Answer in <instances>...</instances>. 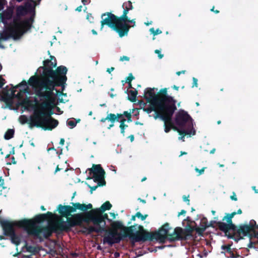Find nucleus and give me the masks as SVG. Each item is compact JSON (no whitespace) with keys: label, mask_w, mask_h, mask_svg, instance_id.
Segmentation results:
<instances>
[{"label":"nucleus","mask_w":258,"mask_h":258,"mask_svg":"<svg viewBox=\"0 0 258 258\" xmlns=\"http://www.w3.org/2000/svg\"><path fill=\"white\" fill-rule=\"evenodd\" d=\"M16 12L17 16L19 17L30 15L29 18L19 22L14 20V26L9 27L12 34H16L19 38L31 28L36 15V8L30 10L25 5H20L16 8Z\"/></svg>","instance_id":"obj_6"},{"label":"nucleus","mask_w":258,"mask_h":258,"mask_svg":"<svg viewBox=\"0 0 258 258\" xmlns=\"http://www.w3.org/2000/svg\"><path fill=\"white\" fill-rule=\"evenodd\" d=\"M95 226H89L88 227H85L88 234H91L93 232L100 233L102 232H107L105 228L101 225H94Z\"/></svg>","instance_id":"obj_22"},{"label":"nucleus","mask_w":258,"mask_h":258,"mask_svg":"<svg viewBox=\"0 0 258 258\" xmlns=\"http://www.w3.org/2000/svg\"><path fill=\"white\" fill-rule=\"evenodd\" d=\"M13 14L12 10H5L2 13H0V22H2L5 25H7L8 21L12 19Z\"/></svg>","instance_id":"obj_21"},{"label":"nucleus","mask_w":258,"mask_h":258,"mask_svg":"<svg viewBox=\"0 0 258 258\" xmlns=\"http://www.w3.org/2000/svg\"><path fill=\"white\" fill-rule=\"evenodd\" d=\"M175 122L179 128L174 127L173 129L176 131L179 135L182 136L179 137V139H182L186 135L195 134L196 131L193 128L192 118L187 112L180 110L176 114Z\"/></svg>","instance_id":"obj_8"},{"label":"nucleus","mask_w":258,"mask_h":258,"mask_svg":"<svg viewBox=\"0 0 258 258\" xmlns=\"http://www.w3.org/2000/svg\"><path fill=\"white\" fill-rule=\"evenodd\" d=\"M206 168V167H203L201 169H199L197 167L195 168V170L196 172H198L199 173V175H201L203 173H204L205 169Z\"/></svg>","instance_id":"obj_45"},{"label":"nucleus","mask_w":258,"mask_h":258,"mask_svg":"<svg viewBox=\"0 0 258 258\" xmlns=\"http://www.w3.org/2000/svg\"><path fill=\"white\" fill-rule=\"evenodd\" d=\"M16 90L14 89V88L11 91V95L13 96V98H16L19 100H21L23 97V95L20 91L17 94H15Z\"/></svg>","instance_id":"obj_34"},{"label":"nucleus","mask_w":258,"mask_h":258,"mask_svg":"<svg viewBox=\"0 0 258 258\" xmlns=\"http://www.w3.org/2000/svg\"><path fill=\"white\" fill-rule=\"evenodd\" d=\"M155 88H148L144 93V98L148 102H153L158 106L159 109V103L157 99V94L154 92Z\"/></svg>","instance_id":"obj_18"},{"label":"nucleus","mask_w":258,"mask_h":258,"mask_svg":"<svg viewBox=\"0 0 258 258\" xmlns=\"http://www.w3.org/2000/svg\"><path fill=\"white\" fill-rule=\"evenodd\" d=\"M41 1L42 0H27L23 5H25L29 9L31 10L39 6Z\"/></svg>","instance_id":"obj_26"},{"label":"nucleus","mask_w":258,"mask_h":258,"mask_svg":"<svg viewBox=\"0 0 258 258\" xmlns=\"http://www.w3.org/2000/svg\"><path fill=\"white\" fill-rule=\"evenodd\" d=\"M21 105L22 106L24 107L25 109L27 110L28 109L29 107H34L33 101L30 100L28 97L24 98L22 100L21 102Z\"/></svg>","instance_id":"obj_27"},{"label":"nucleus","mask_w":258,"mask_h":258,"mask_svg":"<svg viewBox=\"0 0 258 258\" xmlns=\"http://www.w3.org/2000/svg\"><path fill=\"white\" fill-rule=\"evenodd\" d=\"M90 174H93L94 182H98V185H104L106 183L104 180L105 172L100 164H93L91 168H89Z\"/></svg>","instance_id":"obj_16"},{"label":"nucleus","mask_w":258,"mask_h":258,"mask_svg":"<svg viewBox=\"0 0 258 258\" xmlns=\"http://www.w3.org/2000/svg\"><path fill=\"white\" fill-rule=\"evenodd\" d=\"M4 184V180L2 178V176H0V187H2L3 188H5V187L3 186V185Z\"/></svg>","instance_id":"obj_55"},{"label":"nucleus","mask_w":258,"mask_h":258,"mask_svg":"<svg viewBox=\"0 0 258 258\" xmlns=\"http://www.w3.org/2000/svg\"><path fill=\"white\" fill-rule=\"evenodd\" d=\"M17 163L16 161L15 160V158L14 157H12L11 158V162L9 163V164H11L12 163L13 164H16Z\"/></svg>","instance_id":"obj_58"},{"label":"nucleus","mask_w":258,"mask_h":258,"mask_svg":"<svg viewBox=\"0 0 258 258\" xmlns=\"http://www.w3.org/2000/svg\"><path fill=\"white\" fill-rule=\"evenodd\" d=\"M161 111L156 112V115L154 116V118L156 119L158 118H160L164 122V131L166 133H168L170 130L175 126L172 121V117L174 113H169L167 110H160Z\"/></svg>","instance_id":"obj_14"},{"label":"nucleus","mask_w":258,"mask_h":258,"mask_svg":"<svg viewBox=\"0 0 258 258\" xmlns=\"http://www.w3.org/2000/svg\"><path fill=\"white\" fill-rule=\"evenodd\" d=\"M208 220L206 217H203L201 219L200 222V226L198 227L197 226V233L200 234L202 235L203 234V233L205 232L206 229L208 228Z\"/></svg>","instance_id":"obj_23"},{"label":"nucleus","mask_w":258,"mask_h":258,"mask_svg":"<svg viewBox=\"0 0 258 258\" xmlns=\"http://www.w3.org/2000/svg\"><path fill=\"white\" fill-rule=\"evenodd\" d=\"M114 67H111L110 68H108L107 69V72L109 73V74H110L111 72H112L113 71H114Z\"/></svg>","instance_id":"obj_61"},{"label":"nucleus","mask_w":258,"mask_h":258,"mask_svg":"<svg viewBox=\"0 0 258 258\" xmlns=\"http://www.w3.org/2000/svg\"><path fill=\"white\" fill-rule=\"evenodd\" d=\"M157 99L159 103V109L166 110L169 113L175 112L177 109L176 106V100L167 94V89H161L157 94Z\"/></svg>","instance_id":"obj_9"},{"label":"nucleus","mask_w":258,"mask_h":258,"mask_svg":"<svg viewBox=\"0 0 258 258\" xmlns=\"http://www.w3.org/2000/svg\"><path fill=\"white\" fill-rule=\"evenodd\" d=\"M129 94L128 96V99L132 102H134L136 101V97L138 94V91L137 90H130L129 91Z\"/></svg>","instance_id":"obj_31"},{"label":"nucleus","mask_w":258,"mask_h":258,"mask_svg":"<svg viewBox=\"0 0 258 258\" xmlns=\"http://www.w3.org/2000/svg\"><path fill=\"white\" fill-rule=\"evenodd\" d=\"M127 23H133V24H134V25H135V23H136L135 19L130 20V19L128 18V21H125V23L127 24Z\"/></svg>","instance_id":"obj_56"},{"label":"nucleus","mask_w":258,"mask_h":258,"mask_svg":"<svg viewBox=\"0 0 258 258\" xmlns=\"http://www.w3.org/2000/svg\"><path fill=\"white\" fill-rule=\"evenodd\" d=\"M72 206H58L57 211L60 215L58 217V234L63 232H69L72 228L80 226L83 222H91L90 210L93 208L91 204L86 205L80 203H71Z\"/></svg>","instance_id":"obj_2"},{"label":"nucleus","mask_w":258,"mask_h":258,"mask_svg":"<svg viewBox=\"0 0 258 258\" xmlns=\"http://www.w3.org/2000/svg\"><path fill=\"white\" fill-rule=\"evenodd\" d=\"M19 120L20 122L22 124H24L27 123H28L29 124V123L30 122V121L28 122V117L25 115H20L19 118Z\"/></svg>","instance_id":"obj_35"},{"label":"nucleus","mask_w":258,"mask_h":258,"mask_svg":"<svg viewBox=\"0 0 258 258\" xmlns=\"http://www.w3.org/2000/svg\"><path fill=\"white\" fill-rule=\"evenodd\" d=\"M160 52H161L160 50H159L158 49H156L155 50V53L156 54H158L159 58L161 59L163 57V54H161Z\"/></svg>","instance_id":"obj_51"},{"label":"nucleus","mask_w":258,"mask_h":258,"mask_svg":"<svg viewBox=\"0 0 258 258\" xmlns=\"http://www.w3.org/2000/svg\"><path fill=\"white\" fill-rule=\"evenodd\" d=\"M215 7L213 6V8L211 9V11L214 12L215 14H218L219 13V11L214 10Z\"/></svg>","instance_id":"obj_62"},{"label":"nucleus","mask_w":258,"mask_h":258,"mask_svg":"<svg viewBox=\"0 0 258 258\" xmlns=\"http://www.w3.org/2000/svg\"><path fill=\"white\" fill-rule=\"evenodd\" d=\"M10 37H13L14 39L18 38L16 34H12L11 31L9 30V27L7 30L0 32V38L1 40H7Z\"/></svg>","instance_id":"obj_24"},{"label":"nucleus","mask_w":258,"mask_h":258,"mask_svg":"<svg viewBox=\"0 0 258 258\" xmlns=\"http://www.w3.org/2000/svg\"><path fill=\"white\" fill-rule=\"evenodd\" d=\"M136 216L137 218L141 219V220L142 221H144L148 216V214L143 215V214H142V213L141 212H138L136 213Z\"/></svg>","instance_id":"obj_38"},{"label":"nucleus","mask_w":258,"mask_h":258,"mask_svg":"<svg viewBox=\"0 0 258 258\" xmlns=\"http://www.w3.org/2000/svg\"><path fill=\"white\" fill-rule=\"evenodd\" d=\"M248 225L252 226V232L254 231V229H258V225L256 224V222L254 220H251Z\"/></svg>","instance_id":"obj_41"},{"label":"nucleus","mask_w":258,"mask_h":258,"mask_svg":"<svg viewBox=\"0 0 258 258\" xmlns=\"http://www.w3.org/2000/svg\"><path fill=\"white\" fill-rule=\"evenodd\" d=\"M138 229H139V230L138 231H141V232H148L144 228V227L142 225H139Z\"/></svg>","instance_id":"obj_54"},{"label":"nucleus","mask_w":258,"mask_h":258,"mask_svg":"<svg viewBox=\"0 0 258 258\" xmlns=\"http://www.w3.org/2000/svg\"><path fill=\"white\" fill-rule=\"evenodd\" d=\"M171 229L169 224L166 223L164 224L158 231L152 232L153 233V239L159 241L161 243H164L166 240L170 242L175 241L176 240H170V237L172 233H169Z\"/></svg>","instance_id":"obj_13"},{"label":"nucleus","mask_w":258,"mask_h":258,"mask_svg":"<svg viewBox=\"0 0 258 258\" xmlns=\"http://www.w3.org/2000/svg\"><path fill=\"white\" fill-rule=\"evenodd\" d=\"M24 248H26L27 251L30 252L33 255L37 254L39 251V249L38 247L32 245H28L27 243L25 244Z\"/></svg>","instance_id":"obj_29"},{"label":"nucleus","mask_w":258,"mask_h":258,"mask_svg":"<svg viewBox=\"0 0 258 258\" xmlns=\"http://www.w3.org/2000/svg\"><path fill=\"white\" fill-rule=\"evenodd\" d=\"M128 127V125L124 124H120L119 125V128H120V133L123 135L124 136L125 134V129Z\"/></svg>","instance_id":"obj_39"},{"label":"nucleus","mask_w":258,"mask_h":258,"mask_svg":"<svg viewBox=\"0 0 258 258\" xmlns=\"http://www.w3.org/2000/svg\"><path fill=\"white\" fill-rule=\"evenodd\" d=\"M82 6H80L76 9V11L78 12H81L82 11Z\"/></svg>","instance_id":"obj_64"},{"label":"nucleus","mask_w":258,"mask_h":258,"mask_svg":"<svg viewBox=\"0 0 258 258\" xmlns=\"http://www.w3.org/2000/svg\"><path fill=\"white\" fill-rule=\"evenodd\" d=\"M111 226L112 229L103 238V243H108L111 246L115 243H119L127 237L134 242L153 240L152 232L136 231L134 233V228L138 226L137 224L126 227L123 226L121 222L116 221L112 222Z\"/></svg>","instance_id":"obj_4"},{"label":"nucleus","mask_w":258,"mask_h":258,"mask_svg":"<svg viewBox=\"0 0 258 258\" xmlns=\"http://www.w3.org/2000/svg\"><path fill=\"white\" fill-rule=\"evenodd\" d=\"M135 79L132 73H130L126 79V83H130Z\"/></svg>","instance_id":"obj_42"},{"label":"nucleus","mask_w":258,"mask_h":258,"mask_svg":"<svg viewBox=\"0 0 258 258\" xmlns=\"http://www.w3.org/2000/svg\"><path fill=\"white\" fill-rule=\"evenodd\" d=\"M111 207L112 205L110 204V203L109 201H106L103 203L99 208H96L94 209L92 208L91 210H98L99 211L104 212L106 210H110Z\"/></svg>","instance_id":"obj_30"},{"label":"nucleus","mask_w":258,"mask_h":258,"mask_svg":"<svg viewBox=\"0 0 258 258\" xmlns=\"http://www.w3.org/2000/svg\"><path fill=\"white\" fill-rule=\"evenodd\" d=\"M150 31L154 35V36L161 34L162 33L161 30H160L159 29L155 30L154 28H150Z\"/></svg>","instance_id":"obj_40"},{"label":"nucleus","mask_w":258,"mask_h":258,"mask_svg":"<svg viewBox=\"0 0 258 258\" xmlns=\"http://www.w3.org/2000/svg\"><path fill=\"white\" fill-rule=\"evenodd\" d=\"M13 98V96H11L8 91L6 92H4V95L2 96V100L10 107L12 106Z\"/></svg>","instance_id":"obj_25"},{"label":"nucleus","mask_w":258,"mask_h":258,"mask_svg":"<svg viewBox=\"0 0 258 258\" xmlns=\"http://www.w3.org/2000/svg\"><path fill=\"white\" fill-rule=\"evenodd\" d=\"M123 9V14L120 17H117L110 12L102 14V20L101 21V29H102L104 25H107L115 31L119 37H122L127 35L131 26L128 24L125 23V21H128L127 15L130 10L125 7Z\"/></svg>","instance_id":"obj_5"},{"label":"nucleus","mask_w":258,"mask_h":258,"mask_svg":"<svg viewBox=\"0 0 258 258\" xmlns=\"http://www.w3.org/2000/svg\"><path fill=\"white\" fill-rule=\"evenodd\" d=\"M230 199L232 200H233L235 201H237V198L234 192H233V195L230 197Z\"/></svg>","instance_id":"obj_57"},{"label":"nucleus","mask_w":258,"mask_h":258,"mask_svg":"<svg viewBox=\"0 0 258 258\" xmlns=\"http://www.w3.org/2000/svg\"><path fill=\"white\" fill-rule=\"evenodd\" d=\"M55 216L54 214L48 211L45 214L37 215L33 219L19 220L17 224L19 228L24 229L28 235L36 237L41 241L43 239L41 233L45 239L50 237L53 233L58 234V218L55 223L48 226L39 225L37 224L51 219Z\"/></svg>","instance_id":"obj_3"},{"label":"nucleus","mask_w":258,"mask_h":258,"mask_svg":"<svg viewBox=\"0 0 258 258\" xmlns=\"http://www.w3.org/2000/svg\"><path fill=\"white\" fill-rule=\"evenodd\" d=\"M50 59L43 61V66L39 68L43 71L39 75L31 76L28 81V84L34 89L36 95L41 100H44L41 105L42 109L51 106L54 101L53 91L56 87H61L62 90L67 80L66 74L67 68L64 66L58 67L55 70H53L57 65L56 58L54 56H50ZM27 83L23 80L20 83L14 87L15 89L21 86H26Z\"/></svg>","instance_id":"obj_1"},{"label":"nucleus","mask_w":258,"mask_h":258,"mask_svg":"<svg viewBox=\"0 0 258 258\" xmlns=\"http://www.w3.org/2000/svg\"><path fill=\"white\" fill-rule=\"evenodd\" d=\"M126 119L125 118V117H123L122 118H121L119 121L120 122V124H124L126 121Z\"/></svg>","instance_id":"obj_59"},{"label":"nucleus","mask_w":258,"mask_h":258,"mask_svg":"<svg viewBox=\"0 0 258 258\" xmlns=\"http://www.w3.org/2000/svg\"><path fill=\"white\" fill-rule=\"evenodd\" d=\"M88 186L90 188L91 194H92L93 191L95 190L99 185H98V184L97 185L93 186H91L90 185H88Z\"/></svg>","instance_id":"obj_46"},{"label":"nucleus","mask_w":258,"mask_h":258,"mask_svg":"<svg viewBox=\"0 0 258 258\" xmlns=\"http://www.w3.org/2000/svg\"><path fill=\"white\" fill-rule=\"evenodd\" d=\"M236 214V212H233L230 214H226V216L223 218L222 221L226 220L227 223H225L221 221H219L217 223L219 229L224 232L225 235L229 238H233V235L229 234V231L231 230H235L236 228V226L233 224L232 220V219Z\"/></svg>","instance_id":"obj_11"},{"label":"nucleus","mask_w":258,"mask_h":258,"mask_svg":"<svg viewBox=\"0 0 258 258\" xmlns=\"http://www.w3.org/2000/svg\"><path fill=\"white\" fill-rule=\"evenodd\" d=\"M80 121V119H79L78 120L75 121L73 120H68L67 121V125L71 127V128H74L77 125V123L79 122Z\"/></svg>","instance_id":"obj_36"},{"label":"nucleus","mask_w":258,"mask_h":258,"mask_svg":"<svg viewBox=\"0 0 258 258\" xmlns=\"http://www.w3.org/2000/svg\"><path fill=\"white\" fill-rule=\"evenodd\" d=\"M151 105L149 107H147L145 109V110L148 113H151L152 111H155V115H156V112L161 111L158 108V106L157 104H154L153 102H150Z\"/></svg>","instance_id":"obj_28"},{"label":"nucleus","mask_w":258,"mask_h":258,"mask_svg":"<svg viewBox=\"0 0 258 258\" xmlns=\"http://www.w3.org/2000/svg\"><path fill=\"white\" fill-rule=\"evenodd\" d=\"M18 222V221L6 222L4 223L3 226V230L5 235L10 236L12 243L16 244L17 246L19 245L21 242V239L19 236L16 234L14 229L15 226L19 227L17 224Z\"/></svg>","instance_id":"obj_12"},{"label":"nucleus","mask_w":258,"mask_h":258,"mask_svg":"<svg viewBox=\"0 0 258 258\" xmlns=\"http://www.w3.org/2000/svg\"><path fill=\"white\" fill-rule=\"evenodd\" d=\"M189 198V196H188L187 197H186V196H183V200L184 202H187V204L188 205H189L190 203H189V200L188 199Z\"/></svg>","instance_id":"obj_52"},{"label":"nucleus","mask_w":258,"mask_h":258,"mask_svg":"<svg viewBox=\"0 0 258 258\" xmlns=\"http://www.w3.org/2000/svg\"><path fill=\"white\" fill-rule=\"evenodd\" d=\"M185 220L188 223V224H194L195 226H197V223L195 222V221H193L191 219V218L189 217H187Z\"/></svg>","instance_id":"obj_43"},{"label":"nucleus","mask_w":258,"mask_h":258,"mask_svg":"<svg viewBox=\"0 0 258 258\" xmlns=\"http://www.w3.org/2000/svg\"><path fill=\"white\" fill-rule=\"evenodd\" d=\"M186 211L182 210L178 214V216L179 217L180 215H184L186 213Z\"/></svg>","instance_id":"obj_60"},{"label":"nucleus","mask_w":258,"mask_h":258,"mask_svg":"<svg viewBox=\"0 0 258 258\" xmlns=\"http://www.w3.org/2000/svg\"><path fill=\"white\" fill-rule=\"evenodd\" d=\"M123 117H124L123 112L122 113H117L116 114L110 113L108 114L106 117L101 118L100 119V122H104L106 121V120L110 121L111 123L107 127L108 130H110L111 127L114 126V122L116 121H119V119H120Z\"/></svg>","instance_id":"obj_19"},{"label":"nucleus","mask_w":258,"mask_h":258,"mask_svg":"<svg viewBox=\"0 0 258 258\" xmlns=\"http://www.w3.org/2000/svg\"><path fill=\"white\" fill-rule=\"evenodd\" d=\"M64 139L63 138H61L60 139V142H59V144L61 145V146H63L64 144Z\"/></svg>","instance_id":"obj_63"},{"label":"nucleus","mask_w":258,"mask_h":258,"mask_svg":"<svg viewBox=\"0 0 258 258\" xmlns=\"http://www.w3.org/2000/svg\"><path fill=\"white\" fill-rule=\"evenodd\" d=\"M197 226H192L188 224L186 228L183 229L181 227H176L172 235H170V240H186L189 237L192 236V233L194 231L197 232Z\"/></svg>","instance_id":"obj_10"},{"label":"nucleus","mask_w":258,"mask_h":258,"mask_svg":"<svg viewBox=\"0 0 258 258\" xmlns=\"http://www.w3.org/2000/svg\"><path fill=\"white\" fill-rule=\"evenodd\" d=\"M218 222H216L215 221H210V223L209 224L208 223V227H215L214 224H216V226L218 227V224H217Z\"/></svg>","instance_id":"obj_44"},{"label":"nucleus","mask_w":258,"mask_h":258,"mask_svg":"<svg viewBox=\"0 0 258 258\" xmlns=\"http://www.w3.org/2000/svg\"><path fill=\"white\" fill-rule=\"evenodd\" d=\"M129 60H130V57L128 56H121L120 58V61H124V60L128 61Z\"/></svg>","instance_id":"obj_53"},{"label":"nucleus","mask_w":258,"mask_h":258,"mask_svg":"<svg viewBox=\"0 0 258 258\" xmlns=\"http://www.w3.org/2000/svg\"><path fill=\"white\" fill-rule=\"evenodd\" d=\"M233 232L232 235L233 237L234 236L239 237L238 240L242 239L243 236H247L250 232H252V226L248 225L247 224H241L238 226V228L236 226L235 230H232ZM231 235V234H230Z\"/></svg>","instance_id":"obj_17"},{"label":"nucleus","mask_w":258,"mask_h":258,"mask_svg":"<svg viewBox=\"0 0 258 258\" xmlns=\"http://www.w3.org/2000/svg\"><path fill=\"white\" fill-rule=\"evenodd\" d=\"M126 7L129 10H132L134 9V7L132 5V3L129 1L126 2H124L122 5V8Z\"/></svg>","instance_id":"obj_37"},{"label":"nucleus","mask_w":258,"mask_h":258,"mask_svg":"<svg viewBox=\"0 0 258 258\" xmlns=\"http://www.w3.org/2000/svg\"><path fill=\"white\" fill-rule=\"evenodd\" d=\"M20 92H21L23 95L24 93H29V88L28 87H26L23 89L20 90Z\"/></svg>","instance_id":"obj_50"},{"label":"nucleus","mask_w":258,"mask_h":258,"mask_svg":"<svg viewBox=\"0 0 258 258\" xmlns=\"http://www.w3.org/2000/svg\"><path fill=\"white\" fill-rule=\"evenodd\" d=\"M192 81H193V83H192V87H198V79H196V78L194 77L192 78Z\"/></svg>","instance_id":"obj_48"},{"label":"nucleus","mask_w":258,"mask_h":258,"mask_svg":"<svg viewBox=\"0 0 258 258\" xmlns=\"http://www.w3.org/2000/svg\"><path fill=\"white\" fill-rule=\"evenodd\" d=\"M52 114V112L48 113L42 110H35L33 115L30 116L29 127L36 126L44 130L51 131L58 124V121L51 116Z\"/></svg>","instance_id":"obj_7"},{"label":"nucleus","mask_w":258,"mask_h":258,"mask_svg":"<svg viewBox=\"0 0 258 258\" xmlns=\"http://www.w3.org/2000/svg\"><path fill=\"white\" fill-rule=\"evenodd\" d=\"M90 213L91 222L94 225H99L105 228V220H107L109 222L111 221V220L108 218L107 214L103 213L104 212L99 211L98 210H91Z\"/></svg>","instance_id":"obj_15"},{"label":"nucleus","mask_w":258,"mask_h":258,"mask_svg":"<svg viewBox=\"0 0 258 258\" xmlns=\"http://www.w3.org/2000/svg\"><path fill=\"white\" fill-rule=\"evenodd\" d=\"M5 84V80L2 77V76H0V88H2Z\"/></svg>","instance_id":"obj_47"},{"label":"nucleus","mask_w":258,"mask_h":258,"mask_svg":"<svg viewBox=\"0 0 258 258\" xmlns=\"http://www.w3.org/2000/svg\"><path fill=\"white\" fill-rule=\"evenodd\" d=\"M231 245L230 244L222 245L221 246V249L224 251H222L221 253L225 254V256L228 258H237L240 256V255L237 253H234L231 248Z\"/></svg>","instance_id":"obj_20"},{"label":"nucleus","mask_w":258,"mask_h":258,"mask_svg":"<svg viewBox=\"0 0 258 258\" xmlns=\"http://www.w3.org/2000/svg\"><path fill=\"white\" fill-rule=\"evenodd\" d=\"M133 113V110L131 111V110H130V111H123V115L126 118V120L128 122H130L132 121V113Z\"/></svg>","instance_id":"obj_33"},{"label":"nucleus","mask_w":258,"mask_h":258,"mask_svg":"<svg viewBox=\"0 0 258 258\" xmlns=\"http://www.w3.org/2000/svg\"><path fill=\"white\" fill-rule=\"evenodd\" d=\"M14 133L15 131L14 129H8L5 134L4 138L7 140H10L13 138Z\"/></svg>","instance_id":"obj_32"},{"label":"nucleus","mask_w":258,"mask_h":258,"mask_svg":"<svg viewBox=\"0 0 258 258\" xmlns=\"http://www.w3.org/2000/svg\"><path fill=\"white\" fill-rule=\"evenodd\" d=\"M6 3L5 0H0V11L4 9Z\"/></svg>","instance_id":"obj_49"}]
</instances>
